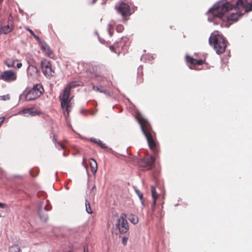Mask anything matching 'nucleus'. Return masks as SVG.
<instances>
[{
  "instance_id": "nucleus-19",
  "label": "nucleus",
  "mask_w": 252,
  "mask_h": 252,
  "mask_svg": "<svg viewBox=\"0 0 252 252\" xmlns=\"http://www.w3.org/2000/svg\"><path fill=\"white\" fill-rule=\"evenodd\" d=\"M38 215L41 221L46 222L48 220V215L42 209H39Z\"/></svg>"
},
{
  "instance_id": "nucleus-3",
  "label": "nucleus",
  "mask_w": 252,
  "mask_h": 252,
  "mask_svg": "<svg viewBox=\"0 0 252 252\" xmlns=\"http://www.w3.org/2000/svg\"><path fill=\"white\" fill-rule=\"evenodd\" d=\"M209 44L213 47L218 54H221L224 52L227 46V40L220 34L213 33L209 39Z\"/></svg>"
},
{
  "instance_id": "nucleus-25",
  "label": "nucleus",
  "mask_w": 252,
  "mask_h": 252,
  "mask_svg": "<svg viewBox=\"0 0 252 252\" xmlns=\"http://www.w3.org/2000/svg\"><path fill=\"white\" fill-rule=\"evenodd\" d=\"M21 250L18 245H14L11 246L9 249L10 252H20Z\"/></svg>"
},
{
  "instance_id": "nucleus-30",
  "label": "nucleus",
  "mask_w": 252,
  "mask_h": 252,
  "mask_svg": "<svg viewBox=\"0 0 252 252\" xmlns=\"http://www.w3.org/2000/svg\"><path fill=\"white\" fill-rule=\"evenodd\" d=\"M9 99H10V96H9V94L0 96V100L5 101V100H9Z\"/></svg>"
},
{
  "instance_id": "nucleus-42",
  "label": "nucleus",
  "mask_w": 252,
  "mask_h": 252,
  "mask_svg": "<svg viewBox=\"0 0 252 252\" xmlns=\"http://www.w3.org/2000/svg\"><path fill=\"white\" fill-rule=\"evenodd\" d=\"M70 252V251H69V252Z\"/></svg>"
},
{
  "instance_id": "nucleus-11",
  "label": "nucleus",
  "mask_w": 252,
  "mask_h": 252,
  "mask_svg": "<svg viewBox=\"0 0 252 252\" xmlns=\"http://www.w3.org/2000/svg\"><path fill=\"white\" fill-rule=\"evenodd\" d=\"M12 19V16H10L8 19L7 25L0 27V34H7L13 30L14 25Z\"/></svg>"
},
{
  "instance_id": "nucleus-16",
  "label": "nucleus",
  "mask_w": 252,
  "mask_h": 252,
  "mask_svg": "<svg viewBox=\"0 0 252 252\" xmlns=\"http://www.w3.org/2000/svg\"><path fill=\"white\" fill-rule=\"evenodd\" d=\"M241 15L238 13H231L227 16V20L228 22H236L241 17Z\"/></svg>"
},
{
  "instance_id": "nucleus-28",
  "label": "nucleus",
  "mask_w": 252,
  "mask_h": 252,
  "mask_svg": "<svg viewBox=\"0 0 252 252\" xmlns=\"http://www.w3.org/2000/svg\"><path fill=\"white\" fill-rule=\"evenodd\" d=\"M115 24V23L114 21H112V23H110L108 26V30L109 32V34L110 36H112V33L111 32V30L113 29L114 28V25Z\"/></svg>"
},
{
  "instance_id": "nucleus-20",
  "label": "nucleus",
  "mask_w": 252,
  "mask_h": 252,
  "mask_svg": "<svg viewBox=\"0 0 252 252\" xmlns=\"http://www.w3.org/2000/svg\"><path fill=\"white\" fill-rule=\"evenodd\" d=\"M90 164L91 167L92 172L93 173H95L97 169V165L96 161L93 158H91L90 160Z\"/></svg>"
},
{
  "instance_id": "nucleus-32",
  "label": "nucleus",
  "mask_w": 252,
  "mask_h": 252,
  "mask_svg": "<svg viewBox=\"0 0 252 252\" xmlns=\"http://www.w3.org/2000/svg\"><path fill=\"white\" fill-rule=\"evenodd\" d=\"M135 192H136V194H137V195L139 196L140 200H142L143 199L142 193L138 189H135Z\"/></svg>"
},
{
  "instance_id": "nucleus-24",
  "label": "nucleus",
  "mask_w": 252,
  "mask_h": 252,
  "mask_svg": "<svg viewBox=\"0 0 252 252\" xmlns=\"http://www.w3.org/2000/svg\"><path fill=\"white\" fill-rule=\"evenodd\" d=\"M5 63L9 67H13L15 64V60L11 58L7 59L5 61Z\"/></svg>"
},
{
  "instance_id": "nucleus-22",
  "label": "nucleus",
  "mask_w": 252,
  "mask_h": 252,
  "mask_svg": "<svg viewBox=\"0 0 252 252\" xmlns=\"http://www.w3.org/2000/svg\"><path fill=\"white\" fill-rule=\"evenodd\" d=\"M91 141L93 143L96 144L98 146H99L102 149H107V147L105 145V144L100 140H97L95 138H91Z\"/></svg>"
},
{
  "instance_id": "nucleus-39",
  "label": "nucleus",
  "mask_w": 252,
  "mask_h": 252,
  "mask_svg": "<svg viewBox=\"0 0 252 252\" xmlns=\"http://www.w3.org/2000/svg\"><path fill=\"white\" fill-rule=\"evenodd\" d=\"M53 140L55 141V142H57V143L58 142H57V137L55 135H54L53 136Z\"/></svg>"
},
{
  "instance_id": "nucleus-41",
  "label": "nucleus",
  "mask_w": 252,
  "mask_h": 252,
  "mask_svg": "<svg viewBox=\"0 0 252 252\" xmlns=\"http://www.w3.org/2000/svg\"><path fill=\"white\" fill-rule=\"evenodd\" d=\"M96 189V187L95 186H94L92 189V190H91V191H94V190H95Z\"/></svg>"
},
{
  "instance_id": "nucleus-35",
  "label": "nucleus",
  "mask_w": 252,
  "mask_h": 252,
  "mask_svg": "<svg viewBox=\"0 0 252 252\" xmlns=\"http://www.w3.org/2000/svg\"><path fill=\"white\" fill-rule=\"evenodd\" d=\"M252 10V2L250 4L248 3V11H251Z\"/></svg>"
},
{
  "instance_id": "nucleus-13",
  "label": "nucleus",
  "mask_w": 252,
  "mask_h": 252,
  "mask_svg": "<svg viewBox=\"0 0 252 252\" xmlns=\"http://www.w3.org/2000/svg\"><path fill=\"white\" fill-rule=\"evenodd\" d=\"M124 48H125V46L122 41L118 42L109 47L110 49L112 52L117 54H120L123 51Z\"/></svg>"
},
{
  "instance_id": "nucleus-14",
  "label": "nucleus",
  "mask_w": 252,
  "mask_h": 252,
  "mask_svg": "<svg viewBox=\"0 0 252 252\" xmlns=\"http://www.w3.org/2000/svg\"><path fill=\"white\" fill-rule=\"evenodd\" d=\"M186 59L188 63L192 65H201L204 62L203 60H196L189 55L186 56Z\"/></svg>"
},
{
  "instance_id": "nucleus-7",
  "label": "nucleus",
  "mask_w": 252,
  "mask_h": 252,
  "mask_svg": "<svg viewBox=\"0 0 252 252\" xmlns=\"http://www.w3.org/2000/svg\"><path fill=\"white\" fill-rule=\"evenodd\" d=\"M40 66L43 74L48 78L53 76L55 74L54 70L52 68L51 62L47 59L41 61Z\"/></svg>"
},
{
  "instance_id": "nucleus-18",
  "label": "nucleus",
  "mask_w": 252,
  "mask_h": 252,
  "mask_svg": "<svg viewBox=\"0 0 252 252\" xmlns=\"http://www.w3.org/2000/svg\"><path fill=\"white\" fill-rule=\"evenodd\" d=\"M238 8H245L246 11H248V3L247 0H238L236 3Z\"/></svg>"
},
{
  "instance_id": "nucleus-1",
  "label": "nucleus",
  "mask_w": 252,
  "mask_h": 252,
  "mask_svg": "<svg viewBox=\"0 0 252 252\" xmlns=\"http://www.w3.org/2000/svg\"><path fill=\"white\" fill-rule=\"evenodd\" d=\"M135 119L140 125L142 132L147 139L149 148L153 151L155 156H158L159 152V144L154 136L155 132L150 124L140 113H138L136 114Z\"/></svg>"
},
{
  "instance_id": "nucleus-34",
  "label": "nucleus",
  "mask_w": 252,
  "mask_h": 252,
  "mask_svg": "<svg viewBox=\"0 0 252 252\" xmlns=\"http://www.w3.org/2000/svg\"><path fill=\"white\" fill-rule=\"evenodd\" d=\"M128 239L126 237H124L122 240V243L124 246H126L127 244Z\"/></svg>"
},
{
  "instance_id": "nucleus-33",
  "label": "nucleus",
  "mask_w": 252,
  "mask_h": 252,
  "mask_svg": "<svg viewBox=\"0 0 252 252\" xmlns=\"http://www.w3.org/2000/svg\"><path fill=\"white\" fill-rule=\"evenodd\" d=\"M51 208H52L51 206H50L49 205H47L44 207L43 210L48 211L51 210Z\"/></svg>"
},
{
  "instance_id": "nucleus-27",
  "label": "nucleus",
  "mask_w": 252,
  "mask_h": 252,
  "mask_svg": "<svg viewBox=\"0 0 252 252\" xmlns=\"http://www.w3.org/2000/svg\"><path fill=\"white\" fill-rule=\"evenodd\" d=\"M25 29L28 31L33 36V37L37 40H39V37L36 35V34H35L28 27H25Z\"/></svg>"
},
{
  "instance_id": "nucleus-5",
  "label": "nucleus",
  "mask_w": 252,
  "mask_h": 252,
  "mask_svg": "<svg viewBox=\"0 0 252 252\" xmlns=\"http://www.w3.org/2000/svg\"><path fill=\"white\" fill-rule=\"evenodd\" d=\"M44 92L41 84H36L32 89L26 91L25 99L27 101L34 100L38 98Z\"/></svg>"
},
{
  "instance_id": "nucleus-26",
  "label": "nucleus",
  "mask_w": 252,
  "mask_h": 252,
  "mask_svg": "<svg viewBox=\"0 0 252 252\" xmlns=\"http://www.w3.org/2000/svg\"><path fill=\"white\" fill-rule=\"evenodd\" d=\"M85 206H86V210L87 212L89 214H92L93 211L91 209L90 204L87 200H86Z\"/></svg>"
},
{
  "instance_id": "nucleus-8",
  "label": "nucleus",
  "mask_w": 252,
  "mask_h": 252,
  "mask_svg": "<svg viewBox=\"0 0 252 252\" xmlns=\"http://www.w3.org/2000/svg\"><path fill=\"white\" fill-rule=\"evenodd\" d=\"M116 228L119 229L121 233H125L129 229V226L126 220V215L122 213L120 218L117 220Z\"/></svg>"
},
{
  "instance_id": "nucleus-6",
  "label": "nucleus",
  "mask_w": 252,
  "mask_h": 252,
  "mask_svg": "<svg viewBox=\"0 0 252 252\" xmlns=\"http://www.w3.org/2000/svg\"><path fill=\"white\" fill-rule=\"evenodd\" d=\"M135 160L137 162L138 167L140 170L146 171L151 170L154 167L155 158L152 156L141 158L135 157Z\"/></svg>"
},
{
  "instance_id": "nucleus-17",
  "label": "nucleus",
  "mask_w": 252,
  "mask_h": 252,
  "mask_svg": "<svg viewBox=\"0 0 252 252\" xmlns=\"http://www.w3.org/2000/svg\"><path fill=\"white\" fill-rule=\"evenodd\" d=\"M23 112L25 114H29L32 116L38 115L41 114V112L33 108L25 109L24 110Z\"/></svg>"
},
{
  "instance_id": "nucleus-38",
  "label": "nucleus",
  "mask_w": 252,
  "mask_h": 252,
  "mask_svg": "<svg viewBox=\"0 0 252 252\" xmlns=\"http://www.w3.org/2000/svg\"><path fill=\"white\" fill-rule=\"evenodd\" d=\"M58 144L61 146V147L62 149H64V148H65L63 144H62L61 143L58 142Z\"/></svg>"
},
{
  "instance_id": "nucleus-23",
  "label": "nucleus",
  "mask_w": 252,
  "mask_h": 252,
  "mask_svg": "<svg viewBox=\"0 0 252 252\" xmlns=\"http://www.w3.org/2000/svg\"><path fill=\"white\" fill-rule=\"evenodd\" d=\"M128 220L131 223L136 224L138 222V218L133 214H130L128 217Z\"/></svg>"
},
{
  "instance_id": "nucleus-2",
  "label": "nucleus",
  "mask_w": 252,
  "mask_h": 252,
  "mask_svg": "<svg viewBox=\"0 0 252 252\" xmlns=\"http://www.w3.org/2000/svg\"><path fill=\"white\" fill-rule=\"evenodd\" d=\"M81 83L77 81L70 82L63 90L59 96L63 115L66 118L69 116V112H70L71 106L69 104L70 102V99H69L70 90L73 88L80 86Z\"/></svg>"
},
{
  "instance_id": "nucleus-37",
  "label": "nucleus",
  "mask_w": 252,
  "mask_h": 252,
  "mask_svg": "<svg viewBox=\"0 0 252 252\" xmlns=\"http://www.w3.org/2000/svg\"><path fill=\"white\" fill-rule=\"evenodd\" d=\"M6 205L0 202V208H4L5 207Z\"/></svg>"
},
{
  "instance_id": "nucleus-4",
  "label": "nucleus",
  "mask_w": 252,
  "mask_h": 252,
  "mask_svg": "<svg viewBox=\"0 0 252 252\" xmlns=\"http://www.w3.org/2000/svg\"><path fill=\"white\" fill-rule=\"evenodd\" d=\"M232 9V5L228 2H219L215 4L213 8L209 10L213 16L222 19L224 14Z\"/></svg>"
},
{
  "instance_id": "nucleus-36",
  "label": "nucleus",
  "mask_w": 252,
  "mask_h": 252,
  "mask_svg": "<svg viewBox=\"0 0 252 252\" xmlns=\"http://www.w3.org/2000/svg\"><path fill=\"white\" fill-rule=\"evenodd\" d=\"M22 63H17L16 66L18 68H21L22 67Z\"/></svg>"
},
{
  "instance_id": "nucleus-40",
  "label": "nucleus",
  "mask_w": 252,
  "mask_h": 252,
  "mask_svg": "<svg viewBox=\"0 0 252 252\" xmlns=\"http://www.w3.org/2000/svg\"><path fill=\"white\" fill-rule=\"evenodd\" d=\"M84 252H88V248L87 247H84Z\"/></svg>"
},
{
  "instance_id": "nucleus-31",
  "label": "nucleus",
  "mask_w": 252,
  "mask_h": 252,
  "mask_svg": "<svg viewBox=\"0 0 252 252\" xmlns=\"http://www.w3.org/2000/svg\"><path fill=\"white\" fill-rule=\"evenodd\" d=\"M93 89L94 90V91H95L96 92H100V93H106V91L105 90H102L99 87L95 86H93Z\"/></svg>"
},
{
  "instance_id": "nucleus-15",
  "label": "nucleus",
  "mask_w": 252,
  "mask_h": 252,
  "mask_svg": "<svg viewBox=\"0 0 252 252\" xmlns=\"http://www.w3.org/2000/svg\"><path fill=\"white\" fill-rule=\"evenodd\" d=\"M143 67L142 66H139L137 69L136 83L138 84H141L143 83Z\"/></svg>"
},
{
  "instance_id": "nucleus-21",
  "label": "nucleus",
  "mask_w": 252,
  "mask_h": 252,
  "mask_svg": "<svg viewBox=\"0 0 252 252\" xmlns=\"http://www.w3.org/2000/svg\"><path fill=\"white\" fill-rule=\"evenodd\" d=\"M151 192L152 194V197L153 198V206L155 207L156 205L157 199L158 197V194L156 191L155 188L152 187Z\"/></svg>"
},
{
  "instance_id": "nucleus-29",
  "label": "nucleus",
  "mask_w": 252,
  "mask_h": 252,
  "mask_svg": "<svg viewBox=\"0 0 252 252\" xmlns=\"http://www.w3.org/2000/svg\"><path fill=\"white\" fill-rule=\"evenodd\" d=\"M124 29V26L122 25H118L116 27V30L118 32H121Z\"/></svg>"
},
{
  "instance_id": "nucleus-9",
  "label": "nucleus",
  "mask_w": 252,
  "mask_h": 252,
  "mask_svg": "<svg viewBox=\"0 0 252 252\" xmlns=\"http://www.w3.org/2000/svg\"><path fill=\"white\" fill-rule=\"evenodd\" d=\"M115 9L123 16L124 22L127 20L126 17L131 14L130 6L127 3L122 2L119 5H116Z\"/></svg>"
},
{
  "instance_id": "nucleus-10",
  "label": "nucleus",
  "mask_w": 252,
  "mask_h": 252,
  "mask_svg": "<svg viewBox=\"0 0 252 252\" xmlns=\"http://www.w3.org/2000/svg\"><path fill=\"white\" fill-rule=\"evenodd\" d=\"M17 78L16 73L12 70H6L2 72L0 75V79L7 82H11Z\"/></svg>"
},
{
  "instance_id": "nucleus-12",
  "label": "nucleus",
  "mask_w": 252,
  "mask_h": 252,
  "mask_svg": "<svg viewBox=\"0 0 252 252\" xmlns=\"http://www.w3.org/2000/svg\"><path fill=\"white\" fill-rule=\"evenodd\" d=\"M40 45L41 49L43 51L45 56L50 58H54V54L48 45H47L45 42H41L40 43Z\"/></svg>"
}]
</instances>
